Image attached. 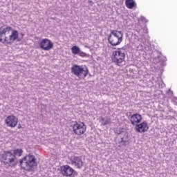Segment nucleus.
Wrapping results in <instances>:
<instances>
[{
  "instance_id": "nucleus-1",
  "label": "nucleus",
  "mask_w": 177,
  "mask_h": 177,
  "mask_svg": "<svg viewBox=\"0 0 177 177\" xmlns=\"http://www.w3.org/2000/svg\"><path fill=\"white\" fill-rule=\"evenodd\" d=\"M19 165L21 169L30 172L34 167H37V159L34 155H26L22 159H20Z\"/></svg>"
},
{
  "instance_id": "nucleus-2",
  "label": "nucleus",
  "mask_w": 177,
  "mask_h": 177,
  "mask_svg": "<svg viewBox=\"0 0 177 177\" xmlns=\"http://www.w3.org/2000/svg\"><path fill=\"white\" fill-rule=\"evenodd\" d=\"M1 160L5 165H10L11 167L17 165V159L11 151H5L1 154Z\"/></svg>"
},
{
  "instance_id": "nucleus-3",
  "label": "nucleus",
  "mask_w": 177,
  "mask_h": 177,
  "mask_svg": "<svg viewBox=\"0 0 177 177\" xmlns=\"http://www.w3.org/2000/svg\"><path fill=\"white\" fill-rule=\"evenodd\" d=\"M124 34L122 32L118 30H112L108 37V41L112 46H117L122 42Z\"/></svg>"
},
{
  "instance_id": "nucleus-4",
  "label": "nucleus",
  "mask_w": 177,
  "mask_h": 177,
  "mask_svg": "<svg viewBox=\"0 0 177 177\" xmlns=\"http://www.w3.org/2000/svg\"><path fill=\"white\" fill-rule=\"evenodd\" d=\"M71 72L75 75L77 78L80 80H84L88 75L89 70L88 68H84L82 66L75 64L71 67Z\"/></svg>"
},
{
  "instance_id": "nucleus-5",
  "label": "nucleus",
  "mask_w": 177,
  "mask_h": 177,
  "mask_svg": "<svg viewBox=\"0 0 177 177\" xmlns=\"http://www.w3.org/2000/svg\"><path fill=\"white\" fill-rule=\"evenodd\" d=\"M125 60V50L118 48L117 50L112 53V61L117 66H121V63Z\"/></svg>"
},
{
  "instance_id": "nucleus-6",
  "label": "nucleus",
  "mask_w": 177,
  "mask_h": 177,
  "mask_svg": "<svg viewBox=\"0 0 177 177\" xmlns=\"http://www.w3.org/2000/svg\"><path fill=\"white\" fill-rule=\"evenodd\" d=\"M73 132L75 135L81 136L86 132V125L83 122H75L73 124Z\"/></svg>"
},
{
  "instance_id": "nucleus-7",
  "label": "nucleus",
  "mask_w": 177,
  "mask_h": 177,
  "mask_svg": "<svg viewBox=\"0 0 177 177\" xmlns=\"http://www.w3.org/2000/svg\"><path fill=\"white\" fill-rule=\"evenodd\" d=\"M61 174L63 176H72V175H75L77 172L69 165H64L61 167Z\"/></svg>"
},
{
  "instance_id": "nucleus-8",
  "label": "nucleus",
  "mask_w": 177,
  "mask_h": 177,
  "mask_svg": "<svg viewBox=\"0 0 177 177\" xmlns=\"http://www.w3.org/2000/svg\"><path fill=\"white\" fill-rule=\"evenodd\" d=\"M5 122L8 128H16L19 119L15 115H9L6 118Z\"/></svg>"
},
{
  "instance_id": "nucleus-9",
  "label": "nucleus",
  "mask_w": 177,
  "mask_h": 177,
  "mask_svg": "<svg viewBox=\"0 0 177 177\" xmlns=\"http://www.w3.org/2000/svg\"><path fill=\"white\" fill-rule=\"evenodd\" d=\"M17 38H19V32L17 30H12L11 35L9 37V39H8V37H6L3 41L2 38H0V42L12 44V42H15V41H16Z\"/></svg>"
},
{
  "instance_id": "nucleus-10",
  "label": "nucleus",
  "mask_w": 177,
  "mask_h": 177,
  "mask_svg": "<svg viewBox=\"0 0 177 177\" xmlns=\"http://www.w3.org/2000/svg\"><path fill=\"white\" fill-rule=\"evenodd\" d=\"M39 46L43 50L53 49V43L48 39H43L39 43Z\"/></svg>"
},
{
  "instance_id": "nucleus-11",
  "label": "nucleus",
  "mask_w": 177,
  "mask_h": 177,
  "mask_svg": "<svg viewBox=\"0 0 177 177\" xmlns=\"http://www.w3.org/2000/svg\"><path fill=\"white\" fill-rule=\"evenodd\" d=\"M71 165H73V167L77 169H81V168L84 167V162H82V158H81L80 156L73 157L71 159Z\"/></svg>"
},
{
  "instance_id": "nucleus-12",
  "label": "nucleus",
  "mask_w": 177,
  "mask_h": 177,
  "mask_svg": "<svg viewBox=\"0 0 177 177\" xmlns=\"http://www.w3.org/2000/svg\"><path fill=\"white\" fill-rule=\"evenodd\" d=\"M131 124L132 125H137V124H140V122H142V115L139 113H135L132 115H130L129 117Z\"/></svg>"
},
{
  "instance_id": "nucleus-13",
  "label": "nucleus",
  "mask_w": 177,
  "mask_h": 177,
  "mask_svg": "<svg viewBox=\"0 0 177 177\" xmlns=\"http://www.w3.org/2000/svg\"><path fill=\"white\" fill-rule=\"evenodd\" d=\"M136 131L140 133H145V132H147V131H149V125H147L146 122H142L136 125Z\"/></svg>"
},
{
  "instance_id": "nucleus-14",
  "label": "nucleus",
  "mask_w": 177,
  "mask_h": 177,
  "mask_svg": "<svg viewBox=\"0 0 177 177\" xmlns=\"http://www.w3.org/2000/svg\"><path fill=\"white\" fill-rule=\"evenodd\" d=\"M11 30H12V27L10 26H7L6 28H1L0 29V38H2L6 32H10Z\"/></svg>"
},
{
  "instance_id": "nucleus-15",
  "label": "nucleus",
  "mask_w": 177,
  "mask_h": 177,
  "mask_svg": "<svg viewBox=\"0 0 177 177\" xmlns=\"http://www.w3.org/2000/svg\"><path fill=\"white\" fill-rule=\"evenodd\" d=\"M125 4L129 9H132L134 6H136V3L133 0H126Z\"/></svg>"
},
{
  "instance_id": "nucleus-16",
  "label": "nucleus",
  "mask_w": 177,
  "mask_h": 177,
  "mask_svg": "<svg viewBox=\"0 0 177 177\" xmlns=\"http://www.w3.org/2000/svg\"><path fill=\"white\" fill-rule=\"evenodd\" d=\"M100 121L102 122L101 125H103L104 127V125H109V124H111V119L110 118H101Z\"/></svg>"
},
{
  "instance_id": "nucleus-17",
  "label": "nucleus",
  "mask_w": 177,
  "mask_h": 177,
  "mask_svg": "<svg viewBox=\"0 0 177 177\" xmlns=\"http://www.w3.org/2000/svg\"><path fill=\"white\" fill-rule=\"evenodd\" d=\"M14 156H18L19 157H21L23 156V149H17L13 151Z\"/></svg>"
},
{
  "instance_id": "nucleus-18",
  "label": "nucleus",
  "mask_w": 177,
  "mask_h": 177,
  "mask_svg": "<svg viewBox=\"0 0 177 177\" xmlns=\"http://www.w3.org/2000/svg\"><path fill=\"white\" fill-rule=\"evenodd\" d=\"M71 50H72V53H73V55H78L80 50H81V49H80V47L77 46H74L71 48Z\"/></svg>"
},
{
  "instance_id": "nucleus-19",
  "label": "nucleus",
  "mask_w": 177,
  "mask_h": 177,
  "mask_svg": "<svg viewBox=\"0 0 177 177\" xmlns=\"http://www.w3.org/2000/svg\"><path fill=\"white\" fill-rule=\"evenodd\" d=\"M120 143L122 145V146H128V145H129V141L124 139V138H122Z\"/></svg>"
},
{
  "instance_id": "nucleus-20",
  "label": "nucleus",
  "mask_w": 177,
  "mask_h": 177,
  "mask_svg": "<svg viewBox=\"0 0 177 177\" xmlns=\"http://www.w3.org/2000/svg\"><path fill=\"white\" fill-rule=\"evenodd\" d=\"M77 55H79V56H81V57H86V53L81 51V50H80Z\"/></svg>"
},
{
  "instance_id": "nucleus-21",
  "label": "nucleus",
  "mask_w": 177,
  "mask_h": 177,
  "mask_svg": "<svg viewBox=\"0 0 177 177\" xmlns=\"http://www.w3.org/2000/svg\"><path fill=\"white\" fill-rule=\"evenodd\" d=\"M141 20H142V21H145V23H147V20L146 19V18L145 17H141Z\"/></svg>"
},
{
  "instance_id": "nucleus-22",
  "label": "nucleus",
  "mask_w": 177,
  "mask_h": 177,
  "mask_svg": "<svg viewBox=\"0 0 177 177\" xmlns=\"http://www.w3.org/2000/svg\"><path fill=\"white\" fill-rule=\"evenodd\" d=\"M115 133H118V135H121V131H118V130H116V131H115Z\"/></svg>"
},
{
  "instance_id": "nucleus-23",
  "label": "nucleus",
  "mask_w": 177,
  "mask_h": 177,
  "mask_svg": "<svg viewBox=\"0 0 177 177\" xmlns=\"http://www.w3.org/2000/svg\"><path fill=\"white\" fill-rule=\"evenodd\" d=\"M88 3H91V5H93V1L92 0H88Z\"/></svg>"
},
{
  "instance_id": "nucleus-24",
  "label": "nucleus",
  "mask_w": 177,
  "mask_h": 177,
  "mask_svg": "<svg viewBox=\"0 0 177 177\" xmlns=\"http://www.w3.org/2000/svg\"><path fill=\"white\" fill-rule=\"evenodd\" d=\"M18 129H21V124L18 125Z\"/></svg>"
},
{
  "instance_id": "nucleus-25",
  "label": "nucleus",
  "mask_w": 177,
  "mask_h": 177,
  "mask_svg": "<svg viewBox=\"0 0 177 177\" xmlns=\"http://www.w3.org/2000/svg\"><path fill=\"white\" fill-rule=\"evenodd\" d=\"M137 32H138V34H140V30H136Z\"/></svg>"
}]
</instances>
